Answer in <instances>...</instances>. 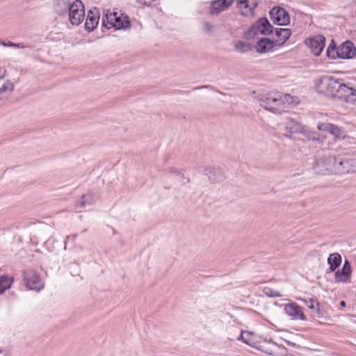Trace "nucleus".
I'll list each match as a JSON object with an SVG mask.
<instances>
[{"label": "nucleus", "instance_id": "nucleus-1", "mask_svg": "<svg viewBox=\"0 0 356 356\" xmlns=\"http://www.w3.org/2000/svg\"><path fill=\"white\" fill-rule=\"evenodd\" d=\"M316 88L318 93L325 96L356 106V90L340 78L324 75L316 81Z\"/></svg>", "mask_w": 356, "mask_h": 356}, {"label": "nucleus", "instance_id": "nucleus-2", "mask_svg": "<svg viewBox=\"0 0 356 356\" xmlns=\"http://www.w3.org/2000/svg\"><path fill=\"white\" fill-rule=\"evenodd\" d=\"M259 101L260 105L265 109L274 113H280L284 111V104L293 103V97L289 94L275 92L264 95Z\"/></svg>", "mask_w": 356, "mask_h": 356}, {"label": "nucleus", "instance_id": "nucleus-3", "mask_svg": "<svg viewBox=\"0 0 356 356\" xmlns=\"http://www.w3.org/2000/svg\"><path fill=\"white\" fill-rule=\"evenodd\" d=\"M273 33V26L266 17H261L245 32L247 38H252L259 34L268 35Z\"/></svg>", "mask_w": 356, "mask_h": 356}, {"label": "nucleus", "instance_id": "nucleus-4", "mask_svg": "<svg viewBox=\"0 0 356 356\" xmlns=\"http://www.w3.org/2000/svg\"><path fill=\"white\" fill-rule=\"evenodd\" d=\"M336 156L331 155H325L316 160L314 165V170L316 174L325 175L328 174H334V163Z\"/></svg>", "mask_w": 356, "mask_h": 356}, {"label": "nucleus", "instance_id": "nucleus-5", "mask_svg": "<svg viewBox=\"0 0 356 356\" xmlns=\"http://www.w3.org/2000/svg\"><path fill=\"white\" fill-rule=\"evenodd\" d=\"M70 21L73 25H79L85 17L84 6L81 1L76 0L71 5L68 10Z\"/></svg>", "mask_w": 356, "mask_h": 356}, {"label": "nucleus", "instance_id": "nucleus-6", "mask_svg": "<svg viewBox=\"0 0 356 356\" xmlns=\"http://www.w3.org/2000/svg\"><path fill=\"white\" fill-rule=\"evenodd\" d=\"M23 277L24 282L29 289L39 291L43 288V283L39 275L35 270L31 269L24 270Z\"/></svg>", "mask_w": 356, "mask_h": 356}, {"label": "nucleus", "instance_id": "nucleus-7", "mask_svg": "<svg viewBox=\"0 0 356 356\" xmlns=\"http://www.w3.org/2000/svg\"><path fill=\"white\" fill-rule=\"evenodd\" d=\"M305 44L311 49L312 54L318 56L325 46V38L323 35H316L305 39Z\"/></svg>", "mask_w": 356, "mask_h": 356}, {"label": "nucleus", "instance_id": "nucleus-8", "mask_svg": "<svg viewBox=\"0 0 356 356\" xmlns=\"http://www.w3.org/2000/svg\"><path fill=\"white\" fill-rule=\"evenodd\" d=\"M272 22L279 26H286L290 23V17L286 10L281 7H274L270 11Z\"/></svg>", "mask_w": 356, "mask_h": 356}, {"label": "nucleus", "instance_id": "nucleus-9", "mask_svg": "<svg viewBox=\"0 0 356 356\" xmlns=\"http://www.w3.org/2000/svg\"><path fill=\"white\" fill-rule=\"evenodd\" d=\"M338 54L341 59H350L356 55V48L353 42L346 40L338 47Z\"/></svg>", "mask_w": 356, "mask_h": 356}, {"label": "nucleus", "instance_id": "nucleus-10", "mask_svg": "<svg viewBox=\"0 0 356 356\" xmlns=\"http://www.w3.org/2000/svg\"><path fill=\"white\" fill-rule=\"evenodd\" d=\"M285 313L291 317L292 320H306V316L303 313L302 308L295 302H291L284 305Z\"/></svg>", "mask_w": 356, "mask_h": 356}, {"label": "nucleus", "instance_id": "nucleus-11", "mask_svg": "<svg viewBox=\"0 0 356 356\" xmlns=\"http://www.w3.org/2000/svg\"><path fill=\"white\" fill-rule=\"evenodd\" d=\"M234 0H214L211 2L209 14L218 15L232 5Z\"/></svg>", "mask_w": 356, "mask_h": 356}, {"label": "nucleus", "instance_id": "nucleus-12", "mask_svg": "<svg viewBox=\"0 0 356 356\" xmlns=\"http://www.w3.org/2000/svg\"><path fill=\"white\" fill-rule=\"evenodd\" d=\"M257 0H238L237 7L241 10L244 16H252L254 9L257 7Z\"/></svg>", "mask_w": 356, "mask_h": 356}, {"label": "nucleus", "instance_id": "nucleus-13", "mask_svg": "<svg viewBox=\"0 0 356 356\" xmlns=\"http://www.w3.org/2000/svg\"><path fill=\"white\" fill-rule=\"evenodd\" d=\"M334 174H346L350 172L349 157H336L334 168Z\"/></svg>", "mask_w": 356, "mask_h": 356}, {"label": "nucleus", "instance_id": "nucleus-14", "mask_svg": "<svg viewBox=\"0 0 356 356\" xmlns=\"http://www.w3.org/2000/svg\"><path fill=\"white\" fill-rule=\"evenodd\" d=\"M317 128L320 131H327L338 139L345 138L344 132L337 126L330 123H318Z\"/></svg>", "mask_w": 356, "mask_h": 356}, {"label": "nucleus", "instance_id": "nucleus-15", "mask_svg": "<svg viewBox=\"0 0 356 356\" xmlns=\"http://www.w3.org/2000/svg\"><path fill=\"white\" fill-rule=\"evenodd\" d=\"M275 47L277 45L274 40L262 38L257 42L255 49L258 53L266 54L273 51Z\"/></svg>", "mask_w": 356, "mask_h": 356}, {"label": "nucleus", "instance_id": "nucleus-16", "mask_svg": "<svg viewBox=\"0 0 356 356\" xmlns=\"http://www.w3.org/2000/svg\"><path fill=\"white\" fill-rule=\"evenodd\" d=\"M273 32L276 37L274 42L277 46H281L284 44L291 35V31L286 28H273Z\"/></svg>", "mask_w": 356, "mask_h": 356}, {"label": "nucleus", "instance_id": "nucleus-17", "mask_svg": "<svg viewBox=\"0 0 356 356\" xmlns=\"http://www.w3.org/2000/svg\"><path fill=\"white\" fill-rule=\"evenodd\" d=\"M99 15H98L97 9L95 8V13L93 10H90L86 19V29L89 32L92 31L97 27L99 23Z\"/></svg>", "mask_w": 356, "mask_h": 356}, {"label": "nucleus", "instance_id": "nucleus-18", "mask_svg": "<svg viewBox=\"0 0 356 356\" xmlns=\"http://www.w3.org/2000/svg\"><path fill=\"white\" fill-rule=\"evenodd\" d=\"M109 18L111 20H113V27L116 29H127L130 28L131 23L127 16L122 18L120 16H118L116 13L115 15H110Z\"/></svg>", "mask_w": 356, "mask_h": 356}, {"label": "nucleus", "instance_id": "nucleus-19", "mask_svg": "<svg viewBox=\"0 0 356 356\" xmlns=\"http://www.w3.org/2000/svg\"><path fill=\"white\" fill-rule=\"evenodd\" d=\"M285 129L291 134L298 133L306 134L305 127L300 123L292 119L287 120L285 123Z\"/></svg>", "mask_w": 356, "mask_h": 356}, {"label": "nucleus", "instance_id": "nucleus-20", "mask_svg": "<svg viewBox=\"0 0 356 356\" xmlns=\"http://www.w3.org/2000/svg\"><path fill=\"white\" fill-rule=\"evenodd\" d=\"M70 5L69 0H54V10L60 15L68 13Z\"/></svg>", "mask_w": 356, "mask_h": 356}, {"label": "nucleus", "instance_id": "nucleus-21", "mask_svg": "<svg viewBox=\"0 0 356 356\" xmlns=\"http://www.w3.org/2000/svg\"><path fill=\"white\" fill-rule=\"evenodd\" d=\"M327 263L330 265L329 271H335L341 264V254L337 252L330 254L327 258Z\"/></svg>", "mask_w": 356, "mask_h": 356}, {"label": "nucleus", "instance_id": "nucleus-22", "mask_svg": "<svg viewBox=\"0 0 356 356\" xmlns=\"http://www.w3.org/2000/svg\"><path fill=\"white\" fill-rule=\"evenodd\" d=\"M305 305L313 311L314 315L316 317L323 316V312L320 309V304L314 300L310 298L305 300Z\"/></svg>", "mask_w": 356, "mask_h": 356}, {"label": "nucleus", "instance_id": "nucleus-23", "mask_svg": "<svg viewBox=\"0 0 356 356\" xmlns=\"http://www.w3.org/2000/svg\"><path fill=\"white\" fill-rule=\"evenodd\" d=\"M351 273L341 268L335 272L334 279L336 282H348L350 278Z\"/></svg>", "mask_w": 356, "mask_h": 356}, {"label": "nucleus", "instance_id": "nucleus-24", "mask_svg": "<svg viewBox=\"0 0 356 356\" xmlns=\"http://www.w3.org/2000/svg\"><path fill=\"white\" fill-rule=\"evenodd\" d=\"M204 173L208 176L209 179L213 181H220L221 175L220 172L214 168L207 167L204 170Z\"/></svg>", "mask_w": 356, "mask_h": 356}, {"label": "nucleus", "instance_id": "nucleus-25", "mask_svg": "<svg viewBox=\"0 0 356 356\" xmlns=\"http://www.w3.org/2000/svg\"><path fill=\"white\" fill-rule=\"evenodd\" d=\"M13 281V277H9L6 275L0 276V295L10 288Z\"/></svg>", "mask_w": 356, "mask_h": 356}, {"label": "nucleus", "instance_id": "nucleus-26", "mask_svg": "<svg viewBox=\"0 0 356 356\" xmlns=\"http://www.w3.org/2000/svg\"><path fill=\"white\" fill-rule=\"evenodd\" d=\"M234 49L236 51L240 53H246L252 50L251 45L244 41H238L234 45Z\"/></svg>", "mask_w": 356, "mask_h": 356}, {"label": "nucleus", "instance_id": "nucleus-27", "mask_svg": "<svg viewBox=\"0 0 356 356\" xmlns=\"http://www.w3.org/2000/svg\"><path fill=\"white\" fill-rule=\"evenodd\" d=\"M95 201L94 197L91 194H86L82 196L81 201L78 204L77 207L83 208L87 204H92Z\"/></svg>", "mask_w": 356, "mask_h": 356}, {"label": "nucleus", "instance_id": "nucleus-28", "mask_svg": "<svg viewBox=\"0 0 356 356\" xmlns=\"http://www.w3.org/2000/svg\"><path fill=\"white\" fill-rule=\"evenodd\" d=\"M251 334L250 332L247 331H241L238 340H241L245 344L250 346H254L252 341H250Z\"/></svg>", "mask_w": 356, "mask_h": 356}, {"label": "nucleus", "instance_id": "nucleus-29", "mask_svg": "<svg viewBox=\"0 0 356 356\" xmlns=\"http://www.w3.org/2000/svg\"><path fill=\"white\" fill-rule=\"evenodd\" d=\"M263 291L266 296L270 298H278L282 296V294L279 291L270 287L264 288Z\"/></svg>", "mask_w": 356, "mask_h": 356}, {"label": "nucleus", "instance_id": "nucleus-30", "mask_svg": "<svg viewBox=\"0 0 356 356\" xmlns=\"http://www.w3.org/2000/svg\"><path fill=\"white\" fill-rule=\"evenodd\" d=\"M115 12L106 13V15L103 17L102 24L104 27L107 28L108 29L113 28V20H111L109 17L110 15H115Z\"/></svg>", "mask_w": 356, "mask_h": 356}, {"label": "nucleus", "instance_id": "nucleus-31", "mask_svg": "<svg viewBox=\"0 0 356 356\" xmlns=\"http://www.w3.org/2000/svg\"><path fill=\"white\" fill-rule=\"evenodd\" d=\"M326 54L327 56L330 59H335L337 58H339V55L338 54V48L334 49L333 47H330V49H327Z\"/></svg>", "mask_w": 356, "mask_h": 356}, {"label": "nucleus", "instance_id": "nucleus-32", "mask_svg": "<svg viewBox=\"0 0 356 356\" xmlns=\"http://www.w3.org/2000/svg\"><path fill=\"white\" fill-rule=\"evenodd\" d=\"M14 86L13 84L8 81L6 83L3 84L1 87L0 88V94L3 92H6V90H10V92H12L13 90Z\"/></svg>", "mask_w": 356, "mask_h": 356}, {"label": "nucleus", "instance_id": "nucleus-33", "mask_svg": "<svg viewBox=\"0 0 356 356\" xmlns=\"http://www.w3.org/2000/svg\"><path fill=\"white\" fill-rule=\"evenodd\" d=\"M350 172H356V158L349 157Z\"/></svg>", "mask_w": 356, "mask_h": 356}, {"label": "nucleus", "instance_id": "nucleus-34", "mask_svg": "<svg viewBox=\"0 0 356 356\" xmlns=\"http://www.w3.org/2000/svg\"><path fill=\"white\" fill-rule=\"evenodd\" d=\"M305 136H306L309 140H317V141H320V138L319 137L316 136V134L315 133H313V134H307L306 132V134H304Z\"/></svg>", "mask_w": 356, "mask_h": 356}, {"label": "nucleus", "instance_id": "nucleus-35", "mask_svg": "<svg viewBox=\"0 0 356 356\" xmlns=\"http://www.w3.org/2000/svg\"><path fill=\"white\" fill-rule=\"evenodd\" d=\"M342 268L348 270L350 273H352L350 263L347 259L345 261Z\"/></svg>", "mask_w": 356, "mask_h": 356}, {"label": "nucleus", "instance_id": "nucleus-36", "mask_svg": "<svg viewBox=\"0 0 356 356\" xmlns=\"http://www.w3.org/2000/svg\"><path fill=\"white\" fill-rule=\"evenodd\" d=\"M204 26L205 30L208 33H210L211 31V30L213 29V24H211L210 22H205L204 24Z\"/></svg>", "mask_w": 356, "mask_h": 356}, {"label": "nucleus", "instance_id": "nucleus-37", "mask_svg": "<svg viewBox=\"0 0 356 356\" xmlns=\"http://www.w3.org/2000/svg\"><path fill=\"white\" fill-rule=\"evenodd\" d=\"M0 45L3 46V47H14V42H10V41L8 42H6L4 41L0 40Z\"/></svg>", "mask_w": 356, "mask_h": 356}, {"label": "nucleus", "instance_id": "nucleus-38", "mask_svg": "<svg viewBox=\"0 0 356 356\" xmlns=\"http://www.w3.org/2000/svg\"><path fill=\"white\" fill-rule=\"evenodd\" d=\"M330 47L331 48L333 47L334 49H337V47H337V44H336V43H335L334 40H332L331 41L330 44H329V46L327 47V49H330Z\"/></svg>", "mask_w": 356, "mask_h": 356}, {"label": "nucleus", "instance_id": "nucleus-39", "mask_svg": "<svg viewBox=\"0 0 356 356\" xmlns=\"http://www.w3.org/2000/svg\"><path fill=\"white\" fill-rule=\"evenodd\" d=\"M14 48H24L25 46L23 43H14Z\"/></svg>", "mask_w": 356, "mask_h": 356}, {"label": "nucleus", "instance_id": "nucleus-40", "mask_svg": "<svg viewBox=\"0 0 356 356\" xmlns=\"http://www.w3.org/2000/svg\"><path fill=\"white\" fill-rule=\"evenodd\" d=\"M6 70L2 68H0V79H3L5 76Z\"/></svg>", "mask_w": 356, "mask_h": 356}, {"label": "nucleus", "instance_id": "nucleus-41", "mask_svg": "<svg viewBox=\"0 0 356 356\" xmlns=\"http://www.w3.org/2000/svg\"><path fill=\"white\" fill-rule=\"evenodd\" d=\"M340 306H341V307H346V302H345L344 300H341V301L340 302Z\"/></svg>", "mask_w": 356, "mask_h": 356}, {"label": "nucleus", "instance_id": "nucleus-42", "mask_svg": "<svg viewBox=\"0 0 356 356\" xmlns=\"http://www.w3.org/2000/svg\"><path fill=\"white\" fill-rule=\"evenodd\" d=\"M1 353V350H0V353Z\"/></svg>", "mask_w": 356, "mask_h": 356}]
</instances>
